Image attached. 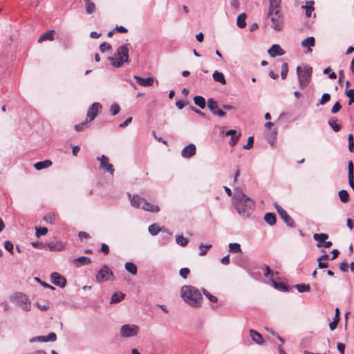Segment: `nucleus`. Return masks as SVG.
Wrapping results in <instances>:
<instances>
[{"label":"nucleus","instance_id":"obj_51","mask_svg":"<svg viewBox=\"0 0 354 354\" xmlns=\"http://www.w3.org/2000/svg\"><path fill=\"white\" fill-rule=\"evenodd\" d=\"M203 292L204 295L208 298V299L212 302H216L217 301V297L211 295L207 290L205 289H203Z\"/></svg>","mask_w":354,"mask_h":354},{"label":"nucleus","instance_id":"obj_3","mask_svg":"<svg viewBox=\"0 0 354 354\" xmlns=\"http://www.w3.org/2000/svg\"><path fill=\"white\" fill-rule=\"evenodd\" d=\"M130 44L120 46L116 50L113 57H109L111 64L115 68H120L124 63H129V57Z\"/></svg>","mask_w":354,"mask_h":354},{"label":"nucleus","instance_id":"obj_10","mask_svg":"<svg viewBox=\"0 0 354 354\" xmlns=\"http://www.w3.org/2000/svg\"><path fill=\"white\" fill-rule=\"evenodd\" d=\"M313 239L317 242V248L324 247L328 248L333 245L331 241H326L328 239V235L326 233L314 234Z\"/></svg>","mask_w":354,"mask_h":354},{"label":"nucleus","instance_id":"obj_52","mask_svg":"<svg viewBox=\"0 0 354 354\" xmlns=\"http://www.w3.org/2000/svg\"><path fill=\"white\" fill-rule=\"evenodd\" d=\"M324 74H328V77L331 80H335L337 78V75L334 72H331V68L330 67H327L326 68H325L324 70Z\"/></svg>","mask_w":354,"mask_h":354},{"label":"nucleus","instance_id":"obj_27","mask_svg":"<svg viewBox=\"0 0 354 354\" xmlns=\"http://www.w3.org/2000/svg\"><path fill=\"white\" fill-rule=\"evenodd\" d=\"M264 220L268 225H274L276 223V216L274 213H266L264 216Z\"/></svg>","mask_w":354,"mask_h":354},{"label":"nucleus","instance_id":"obj_38","mask_svg":"<svg viewBox=\"0 0 354 354\" xmlns=\"http://www.w3.org/2000/svg\"><path fill=\"white\" fill-rule=\"evenodd\" d=\"M299 292H309L310 287L308 284L301 283L295 286Z\"/></svg>","mask_w":354,"mask_h":354},{"label":"nucleus","instance_id":"obj_50","mask_svg":"<svg viewBox=\"0 0 354 354\" xmlns=\"http://www.w3.org/2000/svg\"><path fill=\"white\" fill-rule=\"evenodd\" d=\"M348 178H354V166L351 160H350L348 163Z\"/></svg>","mask_w":354,"mask_h":354},{"label":"nucleus","instance_id":"obj_22","mask_svg":"<svg viewBox=\"0 0 354 354\" xmlns=\"http://www.w3.org/2000/svg\"><path fill=\"white\" fill-rule=\"evenodd\" d=\"M51 165H52V162L50 160H46L44 161H40V162H36L34 165V167L37 170L39 171V170H41L43 169L48 168V167H49Z\"/></svg>","mask_w":354,"mask_h":354},{"label":"nucleus","instance_id":"obj_25","mask_svg":"<svg viewBox=\"0 0 354 354\" xmlns=\"http://www.w3.org/2000/svg\"><path fill=\"white\" fill-rule=\"evenodd\" d=\"M212 77L216 82H220L222 84H226V80L224 77V75L221 72L215 71L212 74Z\"/></svg>","mask_w":354,"mask_h":354},{"label":"nucleus","instance_id":"obj_14","mask_svg":"<svg viewBox=\"0 0 354 354\" xmlns=\"http://www.w3.org/2000/svg\"><path fill=\"white\" fill-rule=\"evenodd\" d=\"M196 152L195 145L190 143L184 147L181 151V156L185 158H189L194 156Z\"/></svg>","mask_w":354,"mask_h":354},{"label":"nucleus","instance_id":"obj_46","mask_svg":"<svg viewBox=\"0 0 354 354\" xmlns=\"http://www.w3.org/2000/svg\"><path fill=\"white\" fill-rule=\"evenodd\" d=\"M86 13L91 15L95 11V5L91 2L85 5Z\"/></svg>","mask_w":354,"mask_h":354},{"label":"nucleus","instance_id":"obj_6","mask_svg":"<svg viewBox=\"0 0 354 354\" xmlns=\"http://www.w3.org/2000/svg\"><path fill=\"white\" fill-rule=\"evenodd\" d=\"M313 69L311 67H305L301 68L300 66L297 68V74L299 86L301 88H306L310 83Z\"/></svg>","mask_w":354,"mask_h":354},{"label":"nucleus","instance_id":"obj_55","mask_svg":"<svg viewBox=\"0 0 354 354\" xmlns=\"http://www.w3.org/2000/svg\"><path fill=\"white\" fill-rule=\"evenodd\" d=\"M4 248L10 252L11 254L13 252V244L10 241H6L4 242Z\"/></svg>","mask_w":354,"mask_h":354},{"label":"nucleus","instance_id":"obj_54","mask_svg":"<svg viewBox=\"0 0 354 354\" xmlns=\"http://www.w3.org/2000/svg\"><path fill=\"white\" fill-rule=\"evenodd\" d=\"M190 272V270L189 268H181L180 270V272H179V274L180 275V277L183 279H187V276L188 274H189Z\"/></svg>","mask_w":354,"mask_h":354},{"label":"nucleus","instance_id":"obj_36","mask_svg":"<svg viewBox=\"0 0 354 354\" xmlns=\"http://www.w3.org/2000/svg\"><path fill=\"white\" fill-rule=\"evenodd\" d=\"M328 124L335 132H338L341 130V126L337 124V120L334 118H331L328 120Z\"/></svg>","mask_w":354,"mask_h":354},{"label":"nucleus","instance_id":"obj_48","mask_svg":"<svg viewBox=\"0 0 354 354\" xmlns=\"http://www.w3.org/2000/svg\"><path fill=\"white\" fill-rule=\"evenodd\" d=\"M99 48L102 53H105L106 51L111 49V46L109 43L104 41L100 45Z\"/></svg>","mask_w":354,"mask_h":354},{"label":"nucleus","instance_id":"obj_7","mask_svg":"<svg viewBox=\"0 0 354 354\" xmlns=\"http://www.w3.org/2000/svg\"><path fill=\"white\" fill-rule=\"evenodd\" d=\"M10 300L18 307L26 311H29L31 308L30 301L28 297L22 293L17 292L10 297Z\"/></svg>","mask_w":354,"mask_h":354},{"label":"nucleus","instance_id":"obj_57","mask_svg":"<svg viewBox=\"0 0 354 354\" xmlns=\"http://www.w3.org/2000/svg\"><path fill=\"white\" fill-rule=\"evenodd\" d=\"M254 142V138L252 136H250L248 139V142L243 146L244 149H250L252 147Z\"/></svg>","mask_w":354,"mask_h":354},{"label":"nucleus","instance_id":"obj_18","mask_svg":"<svg viewBox=\"0 0 354 354\" xmlns=\"http://www.w3.org/2000/svg\"><path fill=\"white\" fill-rule=\"evenodd\" d=\"M134 79L136 80L137 83L142 86H150L153 83V77H147V78H143L137 75H134Z\"/></svg>","mask_w":354,"mask_h":354},{"label":"nucleus","instance_id":"obj_26","mask_svg":"<svg viewBox=\"0 0 354 354\" xmlns=\"http://www.w3.org/2000/svg\"><path fill=\"white\" fill-rule=\"evenodd\" d=\"M125 295L121 292H115L112 295L111 298V304H116L120 302L124 299Z\"/></svg>","mask_w":354,"mask_h":354},{"label":"nucleus","instance_id":"obj_53","mask_svg":"<svg viewBox=\"0 0 354 354\" xmlns=\"http://www.w3.org/2000/svg\"><path fill=\"white\" fill-rule=\"evenodd\" d=\"M277 135V129H274L271 131L269 137L268 138V140L271 145H273L274 140L276 139Z\"/></svg>","mask_w":354,"mask_h":354},{"label":"nucleus","instance_id":"obj_43","mask_svg":"<svg viewBox=\"0 0 354 354\" xmlns=\"http://www.w3.org/2000/svg\"><path fill=\"white\" fill-rule=\"evenodd\" d=\"M35 235L37 238H39L42 235H45L48 232V229L46 227H36Z\"/></svg>","mask_w":354,"mask_h":354},{"label":"nucleus","instance_id":"obj_44","mask_svg":"<svg viewBox=\"0 0 354 354\" xmlns=\"http://www.w3.org/2000/svg\"><path fill=\"white\" fill-rule=\"evenodd\" d=\"M120 111V106L117 103H113L111 105L110 112L112 115H115L119 113Z\"/></svg>","mask_w":354,"mask_h":354},{"label":"nucleus","instance_id":"obj_35","mask_svg":"<svg viewBox=\"0 0 354 354\" xmlns=\"http://www.w3.org/2000/svg\"><path fill=\"white\" fill-rule=\"evenodd\" d=\"M340 201L342 203H347L349 201V195L346 190L342 189L338 193Z\"/></svg>","mask_w":354,"mask_h":354},{"label":"nucleus","instance_id":"obj_41","mask_svg":"<svg viewBox=\"0 0 354 354\" xmlns=\"http://www.w3.org/2000/svg\"><path fill=\"white\" fill-rule=\"evenodd\" d=\"M43 219L46 223H50V224H53L55 223V216L53 213H48V214H46L44 216Z\"/></svg>","mask_w":354,"mask_h":354},{"label":"nucleus","instance_id":"obj_58","mask_svg":"<svg viewBox=\"0 0 354 354\" xmlns=\"http://www.w3.org/2000/svg\"><path fill=\"white\" fill-rule=\"evenodd\" d=\"M31 245L35 248L46 249V245L41 242H32Z\"/></svg>","mask_w":354,"mask_h":354},{"label":"nucleus","instance_id":"obj_11","mask_svg":"<svg viewBox=\"0 0 354 354\" xmlns=\"http://www.w3.org/2000/svg\"><path fill=\"white\" fill-rule=\"evenodd\" d=\"M102 108V104L100 102L93 103L88 109L86 120H88L89 122L93 121L97 117Z\"/></svg>","mask_w":354,"mask_h":354},{"label":"nucleus","instance_id":"obj_32","mask_svg":"<svg viewBox=\"0 0 354 354\" xmlns=\"http://www.w3.org/2000/svg\"><path fill=\"white\" fill-rule=\"evenodd\" d=\"M194 102L195 104L199 106L201 109H204L205 107V100L203 96H195L194 97Z\"/></svg>","mask_w":354,"mask_h":354},{"label":"nucleus","instance_id":"obj_47","mask_svg":"<svg viewBox=\"0 0 354 354\" xmlns=\"http://www.w3.org/2000/svg\"><path fill=\"white\" fill-rule=\"evenodd\" d=\"M302 9L306 10V15L307 17H310L313 11L314 10V7L308 5H304L301 6Z\"/></svg>","mask_w":354,"mask_h":354},{"label":"nucleus","instance_id":"obj_62","mask_svg":"<svg viewBox=\"0 0 354 354\" xmlns=\"http://www.w3.org/2000/svg\"><path fill=\"white\" fill-rule=\"evenodd\" d=\"M46 342L45 336H37L30 339V342Z\"/></svg>","mask_w":354,"mask_h":354},{"label":"nucleus","instance_id":"obj_56","mask_svg":"<svg viewBox=\"0 0 354 354\" xmlns=\"http://www.w3.org/2000/svg\"><path fill=\"white\" fill-rule=\"evenodd\" d=\"M46 342H55L57 339V335L55 333H50L47 336H45Z\"/></svg>","mask_w":354,"mask_h":354},{"label":"nucleus","instance_id":"obj_63","mask_svg":"<svg viewBox=\"0 0 354 354\" xmlns=\"http://www.w3.org/2000/svg\"><path fill=\"white\" fill-rule=\"evenodd\" d=\"M100 251L103 252L104 254H108L109 252V248L107 244L102 243L101 245Z\"/></svg>","mask_w":354,"mask_h":354},{"label":"nucleus","instance_id":"obj_24","mask_svg":"<svg viewBox=\"0 0 354 354\" xmlns=\"http://www.w3.org/2000/svg\"><path fill=\"white\" fill-rule=\"evenodd\" d=\"M165 227H160L156 224H152V225H149L148 227L149 232L152 236L157 235L160 232H165Z\"/></svg>","mask_w":354,"mask_h":354},{"label":"nucleus","instance_id":"obj_29","mask_svg":"<svg viewBox=\"0 0 354 354\" xmlns=\"http://www.w3.org/2000/svg\"><path fill=\"white\" fill-rule=\"evenodd\" d=\"M164 232L166 234L162 235L160 239V243L162 245H166L169 241L170 236L172 235V232L168 229H165Z\"/></svg>","mask_w":354,"mask_h":354},{"label":"nucleus","instance_id":"obj_39","mask_svg":"<svg viewBox=\"0 0 354 354\" xmlns=\"http://www.w3.org/2000/svg\"><path fill=\"white\" fill-rule=\"evenodd\" d=\"M269 1V9L268 10H276L280 9L281 0H268Z\"/></svg>","mask_w":354,"mask_h":354},{"label":"nucleus","instance_id":"obj_5","mask_svg":"<svg viewBox=\"0 0 354 354\" xmlns=\"http://www.w3.org/2000/svg\"><path fill=\"white\" fill-rule=\"evenodd\" d=\"M267 17L271 21V27L276 31H281L283 28L284 17L280 9L268 10Z\"/></svg>","mask_w":354,"mask_h":354},{"label":"nucleus","instance_id":"obj_60","mask_svg":"<svg viewBox=\"0 0 354 354\" xmlns=\"http://www.w3.org/2000/svg\"><path fill=\"white\" fill-rule=\"evenodd\" d=\"M342 108L341 104L339 102H337L331 109V113L335 114L337 113Z\"/></svg>","mask_w":354,"mask_h":354},{"label":"nucleus","instance_id":"obj_23","mask_svg":"<svg viewBox=\"0 0 354 354\" xmlns=\"http://www.w3.org/2000/svg\"><path fill=\"white\" fill-rule=\"evenodd\" d=\"M315 44V38L313 37H308L301 41V46L305 48H308V51H311V47L314 46Z\"/></svg>","mask_w":354,"mask_h":354},{"label":"nucleus","instance_id":"obj_1","mask_svg":"<svg viewBox=\"0 0 354 354\" xmlns=\"http://www.w3.org/2000/svg\"><path fill=\"white\" fill-rule=\"evenodd\" d=\"M232 204L238 214L243 218H248L254 209V201L239 187L234 189Z\"/></svg>","mask_w":354,"mask_h":354},{"label":"nucleus","instance_id":"obj_45","mask_svg":"<svg viewBox=\"0 0 354 354\" xmlns=\"http://www.w3.org/2000/svg\"><path fill=\"white\" fill-rule=\"evenodd\" d=\"M288 66L287 63H283L281 70V76L283 80L286 79L288 75Z\"/></svg>","mask_w":354,"mask_h":354},{"label":"nucleus","instance_id":"obj_40","mask_svg":"<svg viewBox=\"0 0 354 354\" xmlns=\"http://www.w3.org/2000/svg\"><path fill=\"white\" fill-rule=\"evenodd\" d=\"M88 123L89 122L86 120L85 121L77 124L75 126V129L77 131H83L84 129H86L88 127Z\"/></svg>","mask_w":354,"mask_h":354},{"label":"nucleus","instance_id":"obj_59","mask_svg":"<svg viewBox=\"0 0 354 354\" xmlns=\"http://www.w3.org/2000/svg\"><path fill=\"white\" fill-rule=\"evenodd\" d=\"M35 281H37L38 283H39L42 286H44V288H50L51 290H54L55 288L49 284H48L47 283L44 282V281H42L38 277H35Z\"/></svg>","mask_w":354,"mask_h":354},{"label":"nucleus","instance_id":"obj_64","mask_svg":"<svg viewBox=\"0 0 354 354\" xmlns=\"http://www.w3.org/2000/svg\"><path fill=\"white\" fill-rule=\"evenodd\" d=\"M131 121H132V118L129 117L124 122L121 123L119 125V127L124 128V127H127L131 122Z\"/></svg>","mask_w":354,"mask_h":354},{"label":"nucleus","instance_id":"obj_21","mask_svg":"<svg viewBox=\"0 0 354 354\" xmlns=\"http://www.w3.org/2000/svg\"><path fill=\"white\" fill-rule=\"evenodd\" d=\"M55 30H48L42 34L38 39V42L41 43L44 41L49 40L53 41L54 39Z\"/></svg>","mask_w":354,"mask_h":354},{"label":"nucleus","instance_id":"obj_16","mask_svg":"<svg viewBox=\"0 0 354 354\" xmlns=\"http://www.w3.org/2000/svg\"><path fill=\"white\" fill-rule=\"evenodd\" d=\"M279 216L288 226L290 227L295 226L294 220L288 214L285 209L279 211Z\"/></svg>","mask_w":354,"mask_h":354},{"label":"nucleus","instance_id":"obj_8","mask_svg":"<svg viewBox=\"0 0 354 354\" xmlns=\"http://www.w3.org/2000/svg\"><path fill=\"white\" fill-rule=\"evenodd\" d=\"M113 278V273L109 269V268L104 265L102 267V268L99 270L95 277L96 282L101 283L104 281H107Z\"/></svg>","mask_w":354,"mask_h":354},{"label":"nucleus","instance_id":"obj_49","mask_svg":"<svg viewBox=\"0 0 354 354\" xmlns=\"http://www.w3.org/2000/svg\"><path fill=\"white\" fill-rule=\"evenodd\" d=\"M241 136V132H238L237 134L234 135V136H232L231 139H230V145L232 147H234L237 143V142L239 141Z\"/></svg>","mask_w":354,"mask_h":354},{"label":"nucleus","instance_id":"obj_2","mask_svg":"<svg viewBox=\"0 0 354 354\" xmlns=\"http://www.w3.org/2000/svg\"><path fill=\"white\" fill-rule=\"evenodd\" d=\"M180 297L183 301L192 307H199L203 299L199 290L192 286L185 285L181 288Z\"/></svg>","mask_w":354,"mask_h":354},{"label":"nucleus","instance_id":"obj_61","mask_svg":"<svg viewBox=\"0 0 354 354\" xmlns=\"http://www.w3.org/2000/svg\"><path fill=\"white\" fill-rule=\"evenodd\" d=\"M264 267H265V270H266V272L264 273V276L266 277H268L269 276H270L271 277H272L273 274H274V272L273 271L270 269V268L267 266V265H264Z\"/></svg>","mask_w":354,"mask_h":354},{"label":"nucleus","instance_id":"obj_28","mask_svg":"<svg viewBox=\"0 0 354 354\" xmlns=\"http://www.w3.org/2000/svg\"><path fill=\"white\" fill-rule=\"evenodd\" d=\"M127 271L133 275H136L138 272L137 266L132 262H127L124 265Z\"/></svg>","mask_w":354,"mask_h":354},{"label":"nucleus","instance_id":"obj_34","mask_svg":"<svg viewBox=\"0 0 354 354\" xmlns=\"http://www.w3.org/2000/svg\"><path fill=\"white\" fill-rule=\"evenodd\" d=\"M176 242L178 245L185 247L188 243V239L187 238H185L183 235H177L176 236Z\"/></svg>","mask_w":354,"mask_h":354},{"label":"nucleus","instance_id":"obj_42","mask_svg":"<svg viewBox=\"0 0 354 354\" xmlns=\"http://www.w3.org/2000/svg\"><path fill=\"white\" fill-rule=\"evenodd\" d=\"M330 100V95L328 93H325L322 95L321 100H319L317 105H324Z\"/></svg>","mask_w":354,"mask_h":354},{"label":"nucleus","instance_id":"obj_9","mask_svg":"<svg viewBox=\"0 0 354 354\" xmlns=\"http://www.w3.org/2000/svg\"><path fill=\"white\" fill-rule=\"evenodd\" d=\"M138 332L139 327L134 324H124L120 328V335L124 338L136 336Z\"/></svg>","mask_w":354,"mask_h":354},{"label":"nucleus","instance_id":"obj_31","mask_svg":"<svg viewBox=\"0 0 354 354\" xmlns=\"http://www.w3.org/2000/svg\"><path fill=\"white\" fill-rule=\"evenodd\" d=\"M246 15L245 13L240 14L236 19V25L238 27L243 28L246 26L245 23Z\"/></svg>","mask_w":354,"mask_h":354},{"label":"nucleus","instance_id":"obj_15","mask_svg":"<svg viewBox=\"0 0 354 354\" xmlns=\"http://www.w3.org/2000/svg\"><path fill=\"white\" fill-rule=\"evenodd\" d=\"M268 53L272 57L281 56L285 53L284 50L278 44H273L271 46V48L268 50Z\"/></svg>","mask_w":354,"mask_h":354},{"label":"nucleus","instance_id":"obj_30","mask_svg":"<svg viewBox=\"0 0 354 354\" xmlns=\"http://www.w3.org/2000/svg\"><path fill=\"white\" fill-rule=\"evenodd\" d=\"M207 107L213 114L214 112H216L219 109L217 102L215 101L213 98H209L207 100Z\"/></svg>","mask_w":354,"mask_h":354},{"label":"nucleus","instance_id":"obj_12","mask_svg":"<svg viewBox=\"0 0 354 354\" xmlns=\"http://www.w3.org/2000/svg\"><path fill=\"white\" fill-rule=\"evenodd\" d=\"M97 160L100 161V168L105 171L113 175L114 169L113 166L109 162V158L105 155L97 157Z\"/></svg>","mask_w":354,"mask_h":354},{"label":"nucleus","instance_id":"obj_4","mask_svg":"<svg viewBox=\"0 0 354 354\" xmlns=\"http://www.w3.org/2000/svg\"><path fill=\"white\" fill-rule=\"evenodd\" d=\"M131 205L136 208H142V209L151 212H158L160 208L158 205H152L147 202L145 198L138 195L131 196L129 194Z\"/></svg>","mask_w":354,"mask_h":354},{"label":"nucleus","instance_id":"obj_13","mask_svg":"<svg viewBox=\"0 0 354 354\" xmlns=\"http://www.w3.org/2000/svg\"><path fill=\"white\" fill-rule=\"evenodd\" d=\"M50 280L53 284L62 288H64L66 285V279L57 272H53L50 274Z\"/></svg>","mask_w":354,"mask_h":354},{"label":"nucleus","instance_id":"obj_17","mask_svg":"<svg viewBox=\"0 0 354 354\" xmlns=\"http://www.w3.org/2000/svg\"><path fill=\"white\" fill-rule=\"evenodd\" d=\"M46 245V248H48L51 252L62 251L64 248L63 243L57 241H50Z\"/></svg>","mask_w":354,"mask_h":354},{"label":"nucleus","instance_id":"obj_33","mask_svg":"<svg viewBox=\"0 0 354 354\" xmlns=\"http://www.w3.org/2000/svg\"><path fill=\"white\" fill-rule=\"evenodd\" d=\"M229 251L232 253H242L241 245L237 243H230L229 244Z\"/></svg>","mask_w":354,"mask_h":354},{"label":"nucleus","instance_id":"obj_19","mask_svg":"<svg viewBox=\"0 0 354 354\" xmlns=\"http://www.w3.org/2000/svg\"><path fill=\"white\" fill-rule=\"evenodd\" d=\"M91 260L90 258H88L87 257H84V256L80 257L73 260V264L76 267H80L82 266L88 265L91 263Z\"/></svg>","mask_w":354,"mask_h":354},{"label":"nucleus","instance_id":"obj_20","mask_svg":"<svg viewBox=\"0 0 354 354\" xmlns=\"http://www.w3.org/2000/svg\"><path fill=\"white\" fill-rule=\"evenodd\" d=\"M250 335L253 342L257 344H262L263 343V338L262 335L257 331L251 329L250 330Z\"/></svg>","mask_w":354,"mask_h":354},{"label":"nucleus","instance_id":"obj_37","mask_svg":"<svg viewBox=\"0 0 354 354\" xmlns=\"http://www.w3.org/2000/svg\"><path fill=\"white\" fill-rule=\"evenodd\" d=\"M271 281H272V286L278 289V290H282V291H288V287L283 284V283H277L273 279H270Z\"/></svg>","mask_w":354,"mask_h":354}]
</instances>
